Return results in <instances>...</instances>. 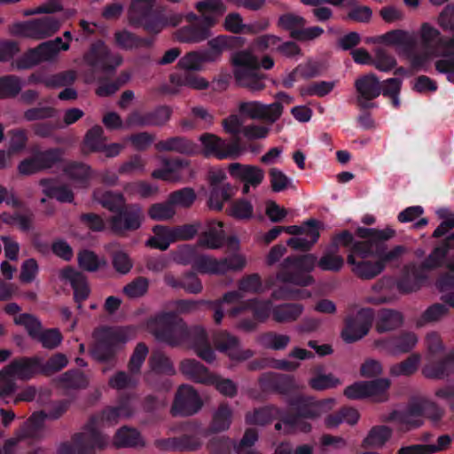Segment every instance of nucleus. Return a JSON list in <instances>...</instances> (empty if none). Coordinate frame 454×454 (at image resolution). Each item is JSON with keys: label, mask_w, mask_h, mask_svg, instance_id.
Segmentation results:
<instances>
[{"label": "nucleus", "mask_w": 454, "mask_h": 454, "mask_svg": "<svg viewBox=\"0 0 454 454\" xmlns=\"http://www.w3.org/2000/svg\"><path fill=\"white\" fill-rule=\"evenodd\" d=\"M39 168L42 170L49 169L62 161L64 150L60 147H53L35 152Z\"/></svg>", "instance_id": "50"}, {"label": "nucleus", "mask_w": 454, "mask_h": 454, "mask_svg": "<svg viewBox=\"0 0 454 454\" xmlns=\"http://www.w3.org/2000/svg\"><path fill=\"white\" fill-rule=\"evenodd\" d=\"M93 198L104 208L114 214L126 204V200L122 193L113 191H96Z\"/></svg>", "instance_id": "42"}, {"label": "nucleus", "mask_w": 454, "mask_h": 454, "mask_svg": "<svg viewBox=\"0 0 454 454\" xmlns=\"http://www.w3.org/2000/svg\"><path fill=\"white\" fill-rule=\"evenodd\" d=\"M59 384L64 388L82 389L89 384L87 376L78 369L68 370L59 377Z\"/></svg>", "instance_id": "53"}, {"label": "nucleus", "mask_w": 454, "mask_h": 454, "mask_svg": "<svg viewBox=\"0 0 454 454\" xmlns=\"http://www.w3.org/2000/svg\"><path fill=\"white\" fill-rule=\"evenodd\" d=\"M14 323L18 325L24 326L28 335L34 340H37L43 330L41 321L30 313H22L16 317Z\"/></svg>", "instance_id": "62"}, {"label": "nucleus", "mask_w": 454, "mask_h": 454, "mask_svg": "<svg viewBox=\"0 0 454 454\" xmlns=\"http://www.w3.org/2000/svg\"><path fill=\"white\" fill-rule=\"evenodd\" d=\"M403 324V316L401 312L391 309H381L377 317L375 328L380 333L394 331Z\"/></svg>", "instance_id": "36"}, {"label": "nucleus", "mask_w": 454, "mask_h": 454, "mask_svg": "<svg viewBox=\"0 0 454 454\" xmlns=\"http://www.w3.org/2000/svg\"><path fill=\"white\" fill-rule=\"evenodd\" d=\"M42 360L39 357L22 356L13 359L4 369V372L12 377L27 380L37 373H42Z\"/></svg>", "instance_id": "21"}, {"label": "nucleus", "mask_w": 454, "mask_h": 454, "mask_svg": "<svg viewBox=\"0 0 454 454\" xmlns=\"http://www.w3.org/2000/svg\"><path fill=\"white\" fill-rule=\"evenodd\" d=\"M132 414L131 395L123 394L120 395L116 406L106 407L99 414L91 416L90 420L93 418L96 419L93 427L98 429L97 426L99 422L115 424L120 418H129Z\"/></svg>", "instance_id": "20"}, {"label": "nucleus", "mask_w": 454, "mask_h": 454, "mask_svg": "<svg viewBox=\"0 0 454 454\" xmlns=\"http://www.w3.org/2000/svg\"><path fill=\"white\" fill-rule=\"evenodd\" d=\"M143 220L144 211L141 206L137 203H126L109 217L108 223L114 234L124 235L138 230Z\"/></svg>", "instance_id": "12"}, {"label": "nucleus", "mask_w": 454, "mask_h": 454, "mask_svg": "<svg viewBox=\"0 0 454 454\" xmlns=\"http://www.w3.org/2000/svg\"><path fill=\"white\" fill-rule=\"evenodd\" d=\"M154 233L153 237H151L146 241V246L151 248L159 249L160 251H166L171 243H174V239L169 231V227L164 225H155L153 228Z\"/></svg>", "instance_id": "48"}, {"label": "nucleus", "mask_w": 454, "mask_h": 454, "mask_svg": "<svg viewBox=\"0 0 454 454\" xmlns=\"http://www.w3.org/2000/svg\"><path fill=\"white\" fill-rule=\"evenodd\" d=\"M202 401L197 391L190 386L182 385L177 389L171 413L173 416H192L202 407Z\"/></svg>", "instance_id": "15"}, {"label": "nucleus", "mask_w": 454, "mask_h": 454, "mask_svg": "<svg viewBox=\"0 0 454 454\" xmlns=\"http://www.w3.org/2000/svg\"><path fill=\"white\" fill-rule=\"evenodd\" d=\"M392 429L384 425L374 426L363 441L364 447H382L392 436Z\"/></svg>", "instance_id": "51"}, {"label": "nucleus", "mask_w": 454, "mask_h": 454, "mask_svg": "<svg viewBox=\"0 0 454 454\" xmlns=\"http://www.w3.org/2000/svg\"><path fill=\"white\" fill-rule=\"evenodd\" d=\"M147 326L161 342L171 347L188 346L207 363H212L215 358L206 330L199 325L188 327L176 312L158 313L148 320Z\"/></svg>", "instance_id": "1"}, {"label": "nucleus", "mask_w": 454, "mask_h": 454, "mask_svg": "<svg viewBox=\"0 0 454 454\" xmlns=\"http://www.w3.org/2000/svg\"><path fill=\"white\" fill-rule=\"evenodd\" d=\"M207 229L199 236L198 244L209 249H218L225 242L223 223L220 221L210 220L207 224Z\"/></svg>", "instance_id": "28"}, {"label": "nucleus", "mask_w": 454, "mask_h": 454, "mask_svg": "<svg viewBox=\"0 0 454 454\" xmlns=\"http://www.w3.org/2000/svg\"><path fill=\"white\" fill-rule=\"evenodd\" d=\"M368 41L387 45L404 46L407 48L413 46V42L409 37L408 33L402 29L390 30L380 36L370 38Z\"/></svg>", "instance_id": "46"}, {"label": "nucleus", "mask_w": 454, "mask_h": 454, "mask_svg": "<svg viewBox=\"0 0 454 454\" xmlns=\"http://www.w3.org/2000/svg\"><path fill=\"white\" fill-rule=\"evenodd\" d=\"M286 403L290 411L285 413L286 415L314 420L332 410L335 400L333 398L317 399L311 395L297 394L290 396Z\"/></svg>", "instance_id": "9"}, {"label": "nucleus", "mask_w": 454, "mask_h": 454, "mask_svg": "<svg viewBox=\"0 0 454 454\" xmlns=\"http://www.w3.org/2000/svg\"><path fill=\"white\" fill-rule=\"evenodd\" d=\"M317 260L313 254L289 255L279 264L277 279L298 286H309L314 282L310 272L314 270Z\"/></svg>", "instance_id": "5"}, {"label": "nucleus", "mask_w": 454, "mask_h": 454, "mask_svg": "<svg viewBox=\"0 0 454 454\" xmlns=\"http://www.w3.org/2000/svg\"><path fill=\"white\" fill-rule=\"evenodd\" d=\"M231 63L237 84L251 91H259L265 88L267 75L261 71V67L269 70L274 66V60L270 56H264L260 62L256 56L247 51L233 53Z\"/></svg>", "instance_id": "2"}, {"label": "nucleus", "mask_w": 454, "mask_h": 454, "mask_svg": "<svg viewBox=\"0 0 454 454\" xmlns=\"http://www.w3.org/2000/svg\"><path fill=\"white\" fill-rule=\"evenodd\" d=\"M40 185L48 198L56 199L61 203H71L74 200V192L67 185H57L50 179H41Z\"/></svg>", "instance_id": "41"}, {"label": "nucleus", "mask_w": 454, "mask_h": 454, "mask_svg": "<svg viewBox=\"0 0 454 454\" xmlns=\"http://www.w3.org/2000/svg\"><path fill=\"white\" fill-rule=\"evenodd\" d=\"M283 109V105L279 102L266 105L260 101H248L241 102L239 106V113L242 115L254 120H264L270 123L279 119Z\"/></svg>", "instance_id": "16"}, {"label": "nucleus", "mask_w": 454, "mask_h": 454, "mask_svg": "<svg viewBox=\"0 0 454 454\" xmlns=\"http://www.w3.org/2000/svg\"><path fill=\"white\" fill-rule=\"evenodd\" d=\"M201 58L196 52H189L178 61V67L184 69L183 73L172 74L169 81L176 87H189L196 90H204L208 87V82L197 75L193 71L199 70Z\"/></svg>", "instance_id": "10"}, {"label": "nucleus", "mask_w": 454, "mask_h": 454, "mask_svg": "<svg viewBox=\"0 0 454 454\" xmlns=\"http://www.w3.org/2000/svg\"><path fill=\"white\" fill-rule=\"evenodd\" d=\"M209 28L203 22L201 25H188L178 29L176 35L181 43H199L209 37Z\"/></svg>", "instance_id": "39"}, {"label": "nucleus", "mask_w": 454, "mask_h": 454, "mask_svg": "<svg viewBox=\"0 0 454 454\" xmlns=\"http://www.w3.org/2000/svg\"><path fill=\"white\" fill-rule=\"evenodd\" d=\"M317 265L322 270L338 272L344 265V259L338 254V252L331 250L327 246Z\"/></svg>", "instance_id": "59"}, {"label": "nucleus", "mask_w": 454, "mask_h": 454, "mask_svg": "<svg viewBox=\"0 0 454 454\" xmlns=\"http://www.w3.org/2000/svg\"><path fill=\"white\" fill-rule=\"evenodd\" d=\"M375 252L376 257L385 268L387 263L398 261L407 252V248L403 245H398L387 251L386 241H380L377 245Z\"/></svg>", "instance_id": "57"}, {"label": "nucleus", "mask_w": 454, "mask_h": 454, "mask_svg": "<svg viewBox=\"0 0 454 454\" xmlns=\"http://www.w3.org/2000/svg\"><path fill=\"white\" fill-rule=\"evenodd\" d=\"M355 234L364 239V241H372L377 243L380 241H387L395 235V231L392 228L378 230L374 228L358 227L356 229Z\"/></svg>", "instance_id": "52"}, {"label": "nucleus", "mask_w": 454, "mask_h": 454, "mask_svg": "<svg viewBox=\"0 0 454 454\" xmlns=\"http://www.w3.org/2000/svg\"><path fill=\"white\" fill-rule=\"evenodd\" d=\"M95 418L89 420L82 432L72 436V442H63L58 449V454H96L107 445V438L94 428Z\"/></svg>", "instance_id": "7"}, {"label": "nucleus", "mask_w": 454, "mask_h": 454, "mask_svg": "<svg viewBox=\"0 0 454 454\" xmlns=\"http://www.w3.org/2000/svg\"><path fill=\"white\" fill-rule=\"evenodd\" d=\"M306 20L294 12H286L281 14L277 20V27L284 31H287L290 34V37L293 38L294 31H300L301 27H305Z\"/></svg>", "instance_id": "58"}, {"label": "nucleus", "mask_w": 454, "mask_h": 454, "mask_svg": "<svg viewBox=\"0 0 454 454\" xmlns=\"http://www.w3.org/2000/svg\"><path fill=\"white\" fill-rule=\"evenodd\" d=\"M349 265L352 266V272L363 280L372 279L384 270V265L379 259L375 262L363 259L356 261L355 264Z\"/></svg>", "instance_id": "40"}, {"label": "nucleus", "mask_w": 454, "mask_h": 454, "mask_svg": "<svg viewBox=\"0 0 454 454\" xmlns=\"http://www.w3.org/2000/svg\"><path fill=\"white\" fill-rule=\"evenodd\" d=\"M232 411L226 403H221L213 415L209 430L213 433L225 431L230 427Z\"/></svg>", "instance_id": "55"}, {"label": "nucleus", "mask_w": 454, "mask_h": 454, "mask_svg": "<svg viewBox=\"0 0 454 454\" xmlns=\"http://www.w3.org/2000/svg\"><path fill=\"white\" fill-rule=\"evenodd\" d=\"M448 313V308L444 304L434 303L429 306L416 320L417 327H423L427 324L440 320Z\"/></svg>", "instance_id": "64"}, {"label": "nucleus", "mask_w": 454, "mask_h": 454, "mask_svg": "<svg viewBox=\"0 0 454 454\" xmlns=\"http://www.w3.org/2000/svg\"><path fill=\"white\" fill-rule=\"evenodd\" d=\"M284 416V412L274 405L263 406L255 409L253 412L246 415V422L249 425L265 426L271 423L276 419Z\"/></svg>", "instance_id": "37"}, {"label": "nucleus", "mask_w": 454, "mask_h": 454, "mask_svg": "<svg viewBox=\"0 0 454 454\" xmlns=\"http://www.w3.org/2000/svg\"><path fill=\"white\" fill-rule=\"evenodd\" d=\"M418 343L416 333L403 331L387 338H381L375 341L377 347L393 354H405L411 351Z\"/></svg>", "instance_id": "18"}, {"label": "nucleus", "mask_w": 454, "mask_h": 454, "mask_svg": "<svg viewBox=\"0 0 454 454\" xmlns=\"http://www.w3.org/2000/svg\"><path fill=\"white\" fill-rule=\"evenodd\" d=\"M60 27L59 21L50 16L30 21L26 25L27 35L35 38L52 35Z\"/></svg>", "instance_id": "34"}, {"label": "nucleus", "mask_w": 454, "mask_h": 454, "mask_svg": "<svg viewBox=\"0 0 454 454\" xmlns=\"http://www.w3.org/2000/svg\"><path fill=\"white\" fill-rule=\"evenodd\" d=\"M376 247L377 243L355 239L347 256L348 264H355L357 261L356 257L361 260L368 259L369 257H376Z\"/></svg>", "instance_id": "47"}, {"label": "nucleus", "mask_w": 454, "mask_h": 454, "mask_svg": "<svg viewBox=\"0 0 454 454\" xmlns=\"http://www.w3.org/2000/svg\"><path fill=\"white\" fill-rule=\"evenodd\" d=\"M391 381L387 378H378L373 380L364 381L365 395L367 397H377L378 402L387 400V390Z\"/></svg>", "instance_id": "54"}, {"label": "nucleus", "mask_w": 454, "mask_h": 454, "mask_svg": "<svg viewBox=\"0 0 454 454\" xmlns=\"http://www.w3.org/2000/svg\"><path fill=\"white\" fill-rule=\"evenodd\" d=\"M95 343L92 348L93 357L100 363L114 366L116 355L121 344L127 341V336L121 328L102 326L94 331Z\"/></svg>", "instance_id": "6"}, {"label": "nucleus", "mask_w": 454, "mask_h": 454, "mask_svg": "<svg viewBox=\"0 0 454 454\" xmlns=\"http://www.w3.org/2000/svg\"><path fill=\"white\" fill-rule=\"evenodd\" d=\"M114 443L117 448H133L144 446L140 433L129 427H121L114 437Z\"/></svg>", "instance_id": "44"}, {"label": "nucleus", "mask_w": 454, "mask_h": 454, "mask_svg": "<svg viewBox=\"0 0 454 454\" xmlns=\"http://www.w3.org/2000/svg\"><path fill=\"white\" fill-rule=\"evenodd\" d=\"M374 311L371 308L348 309L340 336L346 343H354L366 336L372 327Z\"/></svg>", "instance_id": "8"}, {"label": "nucleus", "mask_w": 454, "mask_h": 454, "mask_svg": "<svg viewBox=\"0 0 454 454\" xmlns=\"http://www.w3.org/2000/svg\"><path fill=\"white\" fill-rule=\"evenodd\" d=\"M195 7L202 16V22L209 27H214L218 18L226 12L222 0H202L196 3Z\"/></svg>", "instance_id": "32"}, {"label": "nucleus", "mask_w": 454, "mask_h": 454, "mask_svg": "<svg viewBox=\"0 0 454 454\" xmlns=\"http://www.w3.org/2000/svg\"><path fill=\"white\" fill-rule=\"evenodd\" d=\"M246 39L239 35H219L208 41L209 51L204 53V59L214 60L224 50L242 47Z\"/></svg>", "instance_id": "27"}, {"label": "nucleus", "mask_w": 454, "mask_h": 454, "mask_svg": "<svg viewBox=\"0 0 454 454\" xmlns=\"http://www.w3.org/2000/svg\"><path fill=\"white\" fill-rule=\"evenodd\" d=\"M260 387L264 392H273L289 395L297 389L294 378L292 375L277 372H268L261 376Z\"/></svg>", "instance_id": "19"}, {"label": "nucleus", "mask_w": 454, "mask_h": 454, "mask_svg": "<svg viewBox=\"0 0 454 454\" xmlns=\"http://www.w3.org/2000/svg\"><path fill=\"white\" fill-rule=\"evenodd\" d=\"M199 140L207 157L213 156L217 160H226L237 159L243 154V148L237 139L228 142L213 133H204L200 136Z\"/></svg>", "instance_id": "13"}, {"label": "nucleus", "mask_w": 454, "mask_h": 454, "mask_svg": "<svg viewBox=\"0 0 454 454\" xmlns=\"http://www.w3.org/2000/svg\"><path fill=\"white\" fill-rule=\"evenodd\" d=\"M419 362L420 355L413 353L403 361L393 364L390 368V374L395 377L411 376L418 371Z\"/></svg>", "instance_id": "56"}, {"label": "nucleus", "mask_w": 454, "mask_h": 454, "mask_svg": "<svg viewBox=\"0 0 454 454\" xmlns=\"http://www.w3.org/2000/svg\"><path fill=\"white\" fill-rule=\"evenodd\" d=\"M354 87L356 92V104L359 110L378 107L373 100L381 94L382 85L375 74L361 75L355 81Z\"/></svg>", "instance_id": "14"}, {"label": "nucleus", "mask_w": 454, "mask_h": 454, "mask_svg": "<svg viewBox=\"0 0 454 454\" xmlns=\"http://www.w3.org/2000/svg\"><path fill=\"white\" fill-rule=\"evenodd\" d=\"M83 59L89 67L106 74L114 73L122 63V57L113 53L102 40L91 43Z\"/></svg>", "instance_id": "11"}, {"label": "nucleus", "mask_w": 454, "mask_h": 454, "mask_svg": "<svg viewBox=\"0 0 454 454\" xmlns=\"http://www.w3.org/2000/svg\"><path fill=\"white\" fill-rule=\"evenodd\" d=\"M149 365L155 374L172 375L175 369L170 359L161 352H153L149 357Z\"/></svg>", "instance_id": "60"}, {"label": "nucleus", "mask_w": 454, "mask_h": 454, "mask_svg": "<svg viewBox=\"0 0 454 454\" xmlns=\"http://www.w3.org/2000/svg\"><path fill=\"white\" fill-rule=\"evenodd\" d=\"M234 195V188L230 184H223V186L211 187L207 205L210 209L221 211L223 204L229 201Z\"/></svg>", "instance_id": "45"}, {"label": "nucleus", "mask_w": 454, "mask_h": 454, "mask_svg": "<svg viewBox=\"0 0 454 454\" xmlns=\"http://www.w3.org/2000/svg\"><path fill=\"white\" fill-rule=\"evenodd\" d=\"M181 372L195 383L208 385L213 380V373L200 362L195 359H185L180 364Z\"/></svg>", "instance_id": "31"}, {"label": "nucleus", "mask_w": 454, "mask_h": 454, "mask_svg": "<svg viewBox=\"0 0 454 454\" xmlns=\"http://www.w3.org/2000/svg\"><path fill=\"white\" fill-rule=\"evenodd\" d=\"M77 261L79 267L89 272H95L106 265L105 260H100L93 251L87 249L78 253Z\"/></svg>", "instance_id": "63"}, {"label": "nucleus", "mask_w": 454, "mask_h": 454, "mask_svg": "<svg viewBox=\"0 0 454 454\" xmlns=\"http://www.w3.org/2000/svg\"><path fill=\"white\" fill-rule=\"evenodd\" d=\"M116 45L125 51L137 48H149L153 44V38L141 37L126 29L114 33Z\"/></svg>", "instance_id": "35"}, {"label": "nucleus", "mask_w": 454, "mask_h": 454, "mask_svg": "<svg viewBox=\"0 0 454 454\" xmlns=\"http://www.w3.org/2000/svg\"><path fill=\"white\" fill-rule=\"evenodd\" d=\"M62 128H64V125L59 119L37 121L31 125V130L34 135L40 138L53 137L55 131Z\"/></svg>", "instance_id": "61"}, {"label": "nucleus", "mask_w": 454, "mask_h": 454, "mask_svg": "<svg viewBox=\"0 0 454 454\" xmlns=\"http://www.w3.org/2000/svg\"><path fill=\"white\" fill-rule=\"evenodd\" d=\"M171 114L172 110L167 106H160L145 113L133 111L128 115L126 124L129 127L162 126L170 119Z\"/></svg>", "instance_id": "17"}, {"label": "nucleus", "mask_w": 454, "mask_h": 454, "mask_svg": "<svg viewBox=\"0 0 454 454\" xmlns=\"http://www.w3.org/2000/svg\"><path fill=\"white\" fill-rule=\"evenodd\" d=\"M228 171L231 177L250 184L254 188L259 186L264 179V171L254 165L233 162L229 165Z\"/></svg>", "instance_id": "25"}, {"label": "nucleus", "mask_w": 454, "mask_h": 454, "mask_svg": "<svg viewBox=\"0 0 454 454\" xmlns=\"http://www.w3.org/2000/svg\"><path fill=\"white\" fill-rule=\"evenodd\" d=\"M56 55V50L52 48L51 43L46 41L35 48L29 49L17 59L16 67L19 70L29 69L43 61L52 59Z\"/></svg>", "instance_id": "22"}, {"label": "nucleus", "mask_w": 454, "mask_h": 454, "mask_svg": "<svg viewBox=\"0 0 454 454\" xmlns=\"http://www.w3.org/2000/svg\"><path fill=\"white\" fill-rule=\"evenodd\" d=\"M180 262L192 264V270L202 273L223 275L228 271L241 270L246 266V259L238 254L222 259H215L207 255H197L191 247H186L179 253Z\"/></svg>", "instance_id": "4"}, {"label": "nucleus", "mask_w": 454, "mask_h": 454, "mask_svg": "<svg viewBox=\"0 0 454 454\" xmlns=\"http://www.w3.org/2000/svg\"><path fill=\"white\" fill-rule=\"evenodd\" d=\"M426 277L413 265L405 266L396 281V288L400 294H406L420 289Z\"/></svg>", "instance_id": "30"}, {"label": "nucleus", "mask_w": 454, "mask_h": 454, "mask_svg": "<svg viewBox=\"0 0 454 454\" xmlns=\"http://www.w3.org/2000/svg\"><path fill=\"white\" fill-rule=\"evenodd\" d=\"M273 305L270 301H260L257 298L241 301L229 310L231 317H236L244 311L250 310L257 322H264L271 314Z\"/></svg>", "instance_id": "24"}, {"label": "nucleus", "mask_w": 454, "mask_h": 454, "mask_svg": "<svg viewBox=\"0 0 454 454\" xmlns=\"http://www.w3.org/2000/svg\"><path fill=\"white\" fill-rule=\"evenodd\" d=\"M303 306L299 303H283L273 306L272 318L278 323L295 321L302 313Z\"/></svg>", "instance_id": "43"}, {"label": "nucleus", "mask_w": 454, "mask_h": 454, "mask_svg": "<svg viewBox=\"0 0 454 454\" xmlns=\"http://www.w3.org/2000/svg\"><path fill=\"white\" fill-rule=\"evenodd\" d=\"M200 445L196 436L189 434L155 441V446L161 450H196Z\"/></svg>", "instance_id": "33"}, {"label": "nucleus", "mask_w": 454, "mask_h": 454, "mask_svg": "<svg viewBox=\"0 0 454 454\" xmlns=\"http://www.w3.org/2000/svg\"><path fill=\"white\" fill-rule=\"evenodd\" d=\"M155 0H132L129 7L131 20L147 33L157 35L166 27H176L184 20L181 13L154 8Z\"/></svg>", "instance_id": "3"}, {"label": "nucleus", "mask_w": 454, "mask_h": 454, "mask_svg": "<svg viewBox=\"0 0 454 454\" xmlns=\"http://www.w3.org/2000/svg\"><path fill=\"white\" fill-rule=\"evenodd\" d=\"M61 277L70 282L74 290V300L78 303V308H81V303L85 301L90 294V288L85 276L72 267H66L61 271Z\"/></svg>", "instance_id": "29"}, {"label": "nucleus", "mask_w": 454, "mask_h": 454, "mask_svg": "<svg viewBox=\"0 0 454 454\" xmlns=\"http://www.w3.org/2000/svg\"><path fill=\"white\" fill-rule=\"evenodd\" d=\"M454 373V351L441 359L428 357L422 374L429 380H443Z\"/></svg>", "instance_id": "23"}, {"label": "nucleus", "mask_w": 454, "mask_h": 454, "mask_svg": "<svg viewBox=\"0 0 454 454\" xmlns=\"http://www.w3.org/2000/svg\"><path fill=\"white\" fill-rule=\"evenodd\" d=\"M223 126L224 131L231 135V141H235L236 139L239 141V145L243 148V153L248 150L253 153H258L260 151L259 145H254L252 143H247L242 140L240 137L243 129L242 123L237 115H231L230 117L224 119L223 121Z\"/></svg>", "instance_id": "38"}, {"label": "nucleus", "mask_w": 454, "mask_h": 454, "mask_svg": "<svg viewBox=\"0 0 454 454\" xmlns=\"http://www.w3.org/2000/svg\"><path fill=\"white\" fill-rule=\"evenodd\" d=\"M155 149L160 152H173L183 155H193L198 152L197 145L183 136L170 137L167 139L157 142Z\"/></svg>", "instance_id": "26"}, {"label": "nucleus", "mask_w": 454, "mask_h": 454, "mask_svg": "<svg viewBox=\"0 0 454 454\" xmlns=\"http://www.w3.org/2000/svg\"><path fill=\"white\" fill-rule=\"evenodd\" d=\"M319 229H310L303 236L292 237L287 239L286 245L295 251L309 252L319 239Z\"/></svg>", "instance_id": "49"}]
</instances>
